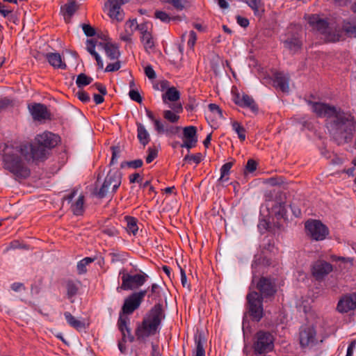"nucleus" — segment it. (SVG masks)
I'll use <instances>...</instances> for the list:
<instances>
[{"instance_id": "obj_24", "label": "nucleus", "mask_w": 356, "mask_h": 356, "mask_svg": "<svg viewBox=\"0 0 356 356\" xmlns=\"http://www.w3.org/2000/svg\"><path fill=\"white\" fill-rule=\"evenodd\" d=\"M195 348L193 352V356H205L204 344L205 338L202 334H196L194 338Z\"/></svg>"}, {"instance_id": "obj_60", "label": "nucleus", "mask_w": 356, "mask_h": 356, "mask_svg": "<svg viewBox=\"0 0 356 356\" xmlns=\"http://www.w3.org/2000/svg\"><path fill=\"white\" fill-rule=\"evenodd\" d=\"M290 207L291 209V211H292L293 215L296 217L299 218L301 216V215H302L301 209H300V208H299V207L298 205L296 204L295 202H292L290 204Z\"/></svg>"}, {"instance_id": "obj_28", "label": "nucleus", "mask_w": 356, "mask_h": 356, "mask_svg": "<svg viewBox=\"0 0 356 356\" xmlns=\"http://www.w3.org/2000/svg\"><path fill=\"white\" fill-rule=\"evenodd\" d=\"M85 197L80 195L77 200L71 205V210L76 216H81L84 212Z\"/></svg>"}, {"instance_id": "obj_43", "label": "nucleus", "mask_w": 356, "mask_h": 356, "mask_svg": "<svg viewBox=\"0 0 356 356\" xmlns=\"http://www.w3.org/2000/svg\"><path fill=\"white\" fill-rule=\"evenodd\" d=\"M155 17L165 23L169 22L171 19L168 13L161 10H156L155 12Z\"/></svg>"}, {"instance_id": "obj_25", "label": "nucleus", "mask_w": 356, "mask_h": 356, "mask_svg": "<svg viewBox=\"0 0 356 356\" xmlns=\"http://www.w3.org/2000/svg\"><path fill=\"white\" fill-rule=\"evenodd\" d=\"M246 3L252 8L255 16L259 17L263 16L265 8L261 0H246Z\"/></svg>"}, {"instance_id": "obj_31", "label": "nucleus", "mask_w": 356, "mask_h": 356, "mask_svg": "<svg viewBox=\"0 0 356 356\" xmlns=\"http://www.w3.org/2000/svg\"><path fill=\"white\" fill-rule=\"evenodd\" d=\"M78 6L76 0H70L68 3L61 7V10L65 17L70 18L76 11Z\"/></svg>"}, {"instance_id": "obj_22", "label": "nucleus", "mask_w": 356, "mask_h": 356, "mask_svg": "<svg viewBox=\"0 0 356 356\" xmlns=\"http://www.w3.org/2000/svg\"><path fill=\"white\" fill-rule=\"evenodd\" d=\"M45 58L49 65L55 69L66 70L67 65L63 60L60 54L57 52H50L45 55Z\"/></svg>"}, {"instance_id": "obj_9", "label": "nucleus", "mask_w": 356, "mask_h": 356, "mask_svg": "<svg viewBox=\"0 0 356 356\" xmlns=\"http://www.w3.org/2000/svg\"><path fill=\"white\" fill-rule=\"evenodd\" d=\"M274 348L273 336L268 332L259 331L256 334V340L253 343L255 354L267 353Z\"/></svg>"}, {"instance_id": "obj_54", "label": "nucleus", "mask_w": 356, "mask_h": 356, "mask_svg": "<svg viewBox=\"0 0 356 356\" xmlns=\"http://www.w3.org/2000/svg\"><path fill=\"white\" fill-rule=\"evenodd\" d=\"M197 40L196 33L194 31H191L189 32V38L188 40V46L190 48H193Z\"/></svg>"}, {"instance_id": "obj_4", "label": "nucleus", "mask_w": 356, "mask_h": 356, "mask_svg": "<svg viewBox=\"0 0 356 356\" xmlns=\"http://www.w3.org/2000/svg\"><path fill=\"white\" fill-rule=\"evenodd\" d=\"M45 157H2L3 168L19 178H27L31 168L44 161Z\"/></svg>"}, {"instance_id": "obj_14", "label": "nucleus", "mask_w": 356, "mask_h": 356, "mask_svg": "<svg viewBox=\"0 0 356 356\" xmlns=\"http://www.w3.org/2000/svg\"><path fill=\"white\" fill-rule=\"evenodd\" d=\"M299 341L302 348L312 346L316 343V330L314 325H303L299 330Z\"/></svg>"}, {"instance_id": "obj_5", "label": "nucleus", "mask_w": 356, "mask_h": 356, "mask_svg": "<svg viewBox=\"0 0 356 356\" xmlns=\"http://www.w3.org/2000/svg\"><path fill=\"white\" fill-rule=\"evenodd\" d=\"M122 173L117 170H110L100 188L95 187L94 194L99 198H104L109 194H114L122 183Z\"/></svg>"}, {"instance_id": "obj_37", "label": "nucleus", "mask_w": 356, "mask_h": 356, "mask_svg": "<svg viewBox=\"0 0 356 356\" xmlns=\"http://www.w3.org/2000/svg\"><path fill=\"white\" fill-rule=\"evenodd\" d=\"M93 81L91 76H87L84 73L79 74L76 80V84L79 88H82L90 84Z\"/></svg>"}, {"instance_id": "obj_12", "label": "nucleus", "mask_w": 356, "mask_h": 356, "mask_svg": "<svg viewBox=\"0 0 356 356\" xmlns=\"http://www.w3.org/2000/svg\"><path fill=\"white\" fill-rule=\"evenodd\" d=\"M147 292L146 289L140 290L129 296L124 300L120 314L127 316L133 314L135 310L139 308Z\"/></svg>"}, {"instance_id": "obj_58", "label": "nucleus", "mask_w": 356, "mask_h": 356, "mask_svg": "<svg viewBox=\"0 0 356 356\" xmlns=\"http://www.w3.org/2000/svg\"><path fill=\"white\" fill-rule=\"evenodd\" d=\"M236 21H237V23L241 27H243V28L248 27L250 24L248 18L240 16V15L236 16Z\"/></svg>"}, {"instance_id": "obj_52", "label": "nucleus", "mask_w": 356, "mask_h": 356, "mask_svg": "<svg viewBox=\"0 0 356 356\" xmlns=\"http://www.w3.org/2000/svg\"><path fill=\"white\" fill-rule=\"evenodd\" d=\"M129 180L131 184H140L143 181V177L139 173L136 172L129 176Z\"/></svg>"}, {"instance_id": "obj_23", "label": "nucleus", "mask_w": 356, "mask_h": 356, "mask_svg": "<svg viewBox=\"0 0 356 356\" xmlns=\"http://www.w3.org/2000/svg\"><path fill=\"white\" fill-rule=\"evenodd\" d=\"M289 77L282 72H276L274 74L273 86L280 89L283 92L289 91Z\"/></svg>"}, {"instance_id": "obj_47", "label": "nucleus", "mask_w": 356, "mask_h": 356, "mask_svg": "<svg viewBox=\"0 0 356 356\" xmlns=\"http://www.w3.org/2000/svg\"><path fill=\"white\" fill-rule=\"evenodd\" d=\"M172 103L168 104V107L171 108L170 111L178 114L182 112L183 107L181 103L177 102H171Z\"/></svg>"}, {"instance_id": "obj_62", "label": "nucleus", "mask_w": 356, "mask_h": 356, "mask_svg": "<svg viewBox=\"0 0 356 356\" xmlns=\"http://www.w3.org/2000/svg\"><path fill=\"white\" fill-rule=\"evenodd\" d=\"M154 124V127H155V129L161 133V132H163L165 131L164 129V125L158 119H156L154 122H153Z\"/></svg>"}, {"instance_id": "obj_39", "label": "nucleus", "mask_w": 356, "mask_h": 356, "mask_svg": "<svg viewBox=\"0 0 356 356\" xmlns=\"http://www.w3.org/2000/svg\"><path fill=\"white\" fill-rule=\"evenodd\" d=\"M143 161L141 159H136L131 161H126L121 163V168H129L132 169L140 168L143 166Z\"/></svg>"}, {"instance_id": "obj_36", "label": "nucleus", "mask_w": 356, "mask_h": 356, "mask_svg": "<svg viewBox=\"0 0 356 356\" xmlns=\"http://www.w3.org/2000/svg\"><path fill=\"white\" fill-rule=\"evenodd\" d=\"M65 286L67 290V296L68 298H72V297L77 294L79 287L77 283L74 280H67L66 282Z\"/></svg>"}, {"instance_id": "obj_44", "label": "nucleus", "mask_w": 356, "mask_h": 356, "mask_svg": "<svg viewBox=\"0 0 356 356\" xmlns=\"http://www.w3.org/2000/svg\"><path fill=\"white\" fill-rule=\"evenodd\" d=\"M129 96L130 99L136 102L141 103L142 102V97L137 90L130 89L129 92Z\"/></svg>"}, {"instance_id": "obj_34", "label": "nucleus", "mask_w": 356, "mask_h": 356, "mask_svg": "<svg viewBox=\"0 0 356 356\" xmlns=\"http://www.w3.org/2000/svg\"><path fill=\"white\" fill-rule=\"evenodd\" d=\"M342 30L348 37L356 38V24L344 20L342 24Z\"/></svg>"}, {"instance_id": "obj_63", "label": "nucleus", "mask_w": 356, "mask_h": 356, "mask_svg": "<svg viewBox=\"0 0 356 356\" xmlns=\"http://www.w3.org/2000/svg\"><path fill=\"white\" fill-rule=\"evenodd\" d=\"M147 29L148 28L145 23L138 24L136 28V30H138L140 32L141 35H144L145 33H149L150 32L148 31Z\"/></svg>"}, {"instance_id": "obj_41", "label": "nucleus", "mask_w": 356, "mask_h": 356, "mask_svg": "<svg viewBox=\"0 0 356 356\" xmlns=\"http://www.w3.org/2000/svg\"><path fill=\"white\" fill-rule=\"evenodd\" d=\"M202 161V157H184L182 165L188 167L189 165L194 164L195 167Z\"/></svg>"}, {"instance_id": "obj_55", "label": "nucleus", "mask_w": 356, "mask_h": 356, "mask_svg": "<svg viewBox=\"0 0 356 356\" xmlns=\"http://www.w3.org/2000/svg\"><path fill=\"white\" fill-rule=\"evenodd\" d=\"M208 108L209 111H211L213 113H216L220 116L222 115L221 108L219 107L218 105L216 104H209L208 106Z\"/></svg>"}, {"instance_id": "obj_1", "label": "nucleus", "mask_w": 356, "mask_h": 356, "mask_svg": "<svg viewBox=\"0 0 356 356\" xmlns=\"http://www.w3.org/2000/svg\"><path fill=\"white\" fill-rule=\"evenodd\" d=\"M165 317L163 305L157 303L145 314L142 321L137 324L135 336L131 334V330L129 326V318L127 316L120 315L118 326L122 333L123 341L133 342L136 337L137 341L146 342L149 337L159 333L162 321Z\"/></svg>"}, {"instance_id": "obj_51", "label": "nucleus", "mask_w": 356, "mask_h": 356, "mask_svg": "<svg viewBox=\"0 0 356 356\" xmlns=\"http://www.w3.org/2000/svg\"><path fill=\"white\" fill-rule=\"evenodd\" d=\"M330 259L332 261H341L343 263L349 262L350 264H353V259L352 258L339 257L334 254L330 256Z\"/></svg>"}, {"instance_id": "obj_20", "label": "nucleus", "mask_w": 356, "mask_h": 356, "mask_svg": "<svg viewBox=\"0 0 356 356\" xmlns=\"http://www.w3.org/2000/svg\"><path fill=\"white\" fill-rule=\"evenodd\" d=\"M341 313H347L356 309V293L345 295L339 301L337 307Z\"/></svg>"}, {"instance_id": "obj_15", "label": "nucleus", "mask_w": 356, "mask_h": 356, "mask_svg": "<svg viewBox=\"0 0 356 356\" xmlns=\"http://www.w3.org/2000/svg\"><path fill=\"white\" fill-rule=\"evenodd\" d=\"M232 100L238 106L243 108H248L254 113H257L259 107L254 99L245 93H243L242 97L238 92L237 88L234 86L232 88Z\"/></svg>"}, {"instance_id": "obj_32", "label": "nucleus", "mask_w": 356, "mask_h": 356, "mask_svg": "<svg viewBox=\"0 0 356 356\" xmlns=\"http://www.w3.org/2000/svg\"><path fill=\"white\" fill-rule=\"evenodd\" d=\"M104 50L107 57L111 60L118 59L120 55L118 48L113 44H105Z\"/></svg>"}, {"instance_id": "obj_7", "label": "nucleus", "mask_w": 356, "mask_h": 356, "mask_svg": "<svg viewBox=\"0 0 356 356\" xmlns=\"http://www.w3.org/2000/svg\"><path fill=\"white\" fill-rule=\"evenodd\" d=\"M308 23L314 29L323 35H326V38L329 42H336L341 40V34L339 31L337 33H327L329 22L325 19L320 18L318 15L312 14L309 16Z\"/></svg>"}, {"instance_id": "obj_30", "label": "nucleus", "mask_w": 356, "mask_h": 356, "mask_svg": "<svg viewBox=\"0 0 356 356\" xmlns=\"http://www.w3.org/2000/svg\"><path fill=\"white\" fill-rule=\"evenodd\" d=\"M137 137L140 143L144 146L149 141V134L145 126L140 123L137 124Z\"/></svg>"}, {"instance_id": "obj_13", "label": "nucleus", "mask_w": 356, "mask_h": 356, "mask_svg": "<svg viewBox=\"0 0 356 356\" xmlns=\"http://www.w3.org/2000/svg\"><path fill=\"white\" fill-rule=\"evenodd\" d=\"M197 128L194 126L186 127L183 129V143L180 144H177L176 147H179L181 149V154H184V150H186V153L185 156H189V150L192 147H195L197 142V138L196 136Z\"/></svg>"}, {"instance_id": "obj_21", "label": "nucleus", "mask_w": 356, "mask_h": 356, "mask_svg": "<svg viewBox=\"0 0 356 356\" xmlns=\"http://www.w3.org/2000/svg\"><path fill=\"white\" fill-rule=\"evenodd\" d=\"M130 0H108L106 2L110 5L108 15L111 18L115 19L118 21L123 19L124 14L121 10V6L128 3Z\"/></svg>"}, {"instance_id": "obj_16", "label": "nucleus", "mask_w": 356, "mask_h": 356, "mask_svg": "<svg viewBox=\"0 0 356 356\" xmlns=\"http://www.w3.org/2000/svg\"><path fill=\"white\" fill-rule=\"evenodd\" d=\"M282 40L284 47L295 54L302 49V41L300 35L296 32H288Z\"/></svg>"}, {"instance_id": "obj_8", "label": "nucleus", "mask_w": 356, "mask_h": 356, "mask_svg": "<svg viewBox=\"0 0 356 356\" xmlns=\"http://www.w3.org/2000/svg\"><path fill=\"white\" fill-rule=\"evenodd\" d=\"M307 234L314 241L325 240L330 234L329 228L321 220L309 219L305 223Z\"/></svg>"}, {"instance_id": "obj_64", "label": "nucleus", "mask_w": 356, "mask_h": 356, "mask_svg": "<svg viewBox=\"0 0 356 356\" xmlns=\"http://www.w3.org/2000/svg\"><path fill=\"white\" fill-rule=\"evenodd\" d=\"M159 349V348L158 344L152 343L151 356H161Z\"/></svg>"}, {"instance_id": "obj_38", "label": "nucleus", "mask_w": 356, "mask_h": 356, "mask_svg": "<svg viewBox=\"0 0 356 356\" xmlns=\"http://www.w3.org/2000/svg\"><path fill=\"white\" fill-rule=\"evenodd\" d=\"M232 127L234 131H235L238 136V138L243 141L245 139V128L237 121H234L232 122Z\"/></svg>"}, {"instance_id": "obj_33", "label": "nucleus", "mask_w": 356, "mask_h": 356, "mask_svg": "<svg viewBox=\"0 0 356 356\" xmlns=\"http://www.w3.org/2000/svg\"><path fill=\"white\" fill-rule=\"evenodd\" d=\"M141 42L143 43L145 50L149 52V50L152 49L155 44L152 33H145L144 35L140 37Z\"/></svg>"}, {"instance_id": "obj_3", "label": "nucleus", "mask_w": 356, "mask_h": 356, "mask_svg": "<svg viewBox=\"0 0 356 356\" xmlns=\"http://www.w3.org/2000/svg\"><path fill=\"white\" fill-rule=\"evenodd\" d=\"M327 129L333 140L342 145L353 140L356 129L354 116L348 112L341 111L336 118L326 123Z\"/></svg>"}, {"instance_id": "obj_42", "label": "nucleus", "mask_w": 356, "mask_h": 356, "mask_svg": "<svg viewBox=\"0 0 356 356\" xmlns=\"http://www.w3.org/2000/svg\"><path fill=\"white\" fill-rule=\"evenodd\" d=\"M257 165L258 163L255 160L252 159H249L245 165L244 173L248 174L254 172L257 170Z\"/></svg>"}, {"instance_id": "obj_59", "label": "nucleus", "mask_w": 356, "mask_h": 356, "mask_svg": "<svg viewBox=\"0 0 356 356\" xmlns=\"http://www.w3.org/2000/svg\"><path fill=\"white\" fill-rule=\"evenodd\" d=\"M185 0H171V3L176 9L182 10L184 8Z\"/></svg>"}, {"instance_id": "obj_17", "label": "nucleus", "mask_w": 356, "mask_h": 356, "mask_svg": "<svg viewBox=\"0 0 356 356\" xmlns=\"http://www.w3.org/2000/svg\"><path fill=\"white\" fill-rule=\"evenodd\" d=\"M333 270L332 265L323 260H318L312 265V276L318 281L322 280Z\"/></svg>"}, {"instance_id": "obj_45", "label": "nucleus", "mask_w": 356, "mask_h": 356, "mask_svg": "<svg viewBox=\"0 0 356 356\" xmlns=\"http://www.w3.org/2000/svg\"><path fill=\"white\" fill-rule=\"evenodd\" d=\"M211 215L213 217H216V216H218L220 217V220L222 219V216L220 214L221 212H222V209L221 208L220 202H215L213 207L211 209Z\"/></svg>"}, {"instance_id": "obj_19", "label": "nucleus", "mask_w": 356, "mask_h": 356, "mask_svg": "<svg viewBox=\"0 0 356 356\" xmlns=\"http://www.w3.org/2000/svg\"><path fill=\"white\" fill-rule=\"evenodd\" d=\"M32 118L35 121H44L51 118V113L47 106L42 104L34 103L29 106Z\"/></svg>"}, {"instance_id": "obj_10", "label": "nucleus", "mask_w": 356, "mask_h": 356, "mask_svg": "<svg viewBox=\"0 0 356 356\" xmlns=\"http://www.w3.org/2000/svg\"><path fill=\"white\" fill-rule=\"evenodd\" d=\"M263 299L264 297L256 291L250 292L247 295L250 316L257 321H259L264 315Z\"/></svg>"}, {"instance_id": "obj_57", "label": "nucleus", "mask_w": 356, "mask_h": 356, "mask_svg": "<svg viewBox=\"0 0 356 356\" xmlns=\"http://www.w3.org/2000/svg\"><path fill=\"white\" fill-rule=\"evenodd\" d=\"M138 24L136 19H129L127 22L125 27L126 29L129 28L131 29L130 32L133 33L134 30H136Z\"/></svg>"}, {"instance_id": "obj_11", "label": "nucleus", "mask_w": 356, "mask_h": 356, "mask_svg": "<svg viewBox=\"0 0 356 356\" xmlns=\"http://www.w3.org/2000/svg\"><path fill=\"white\" fill-rule=\"evenodd\" d=\"M307 103L311 106L312 111L316 116L318 118H326L327 122H328L330 120L336 118L338 113L342 111L341 108H337L334 106L325 103L312 102L310 100L308 101Z\"/></svg>"}, {"instance_id": "obj_50", "label": "nucleus", "mask_w": 356, "mask_h": 356, "mask_svg": "<svg viewBox=\"0 0 356 356\" xmlns=\"http://www.w3.org/2000/svg\"><path fill=\"white\" fill-rule=\"evenodd\" d=\"M120 67H121V63L120 61L118 60L115 63L108 64L105 69V72H115V71H118V70H120Z\"/></svg>"}, {"instance_id": "obj_46", "label": "nucleus", "mask_w": 356, "mask_h": 356, "mask_svg": "<svg viewBox=\"0 0 356 356\" xmlns=\"http://www.w3.org/2000/svg\"><path fill=\"white\" fill-rule=\"evenodd\" d=\"M102 232L108 236H115L118 235L119 232L115 227H106L102 230Z\"/></svg>"}, {"instance_id": "obj_29", "label": "nucleus", "mask_w": 356, "mask_h": 356, "mask_svg": "<svg viewBox=\"0 0 356 356\" xmlns=\"http://www.w3.org/2000/svg\"><path fill=\"white\" fill-rule=\"evenodd\" d=\"M124 220L127 222L126 230L129 234L136 236L138 231V220L135 217L126 216Z\"/></svg>"}, {"instance_id": "obj_18", "label": "nucleus", "mask_w": 356, "mask_h": 356, "mask_svg": "<svg viewBox=\"0 0 356 356\" xmlns=\"http://www.w3.org/2000/svg\"><path fill=\"white\" fill-rule=\"evenodd\" d=\"M257 289L260 293V296L264 298L273 296L277 292L275 283L268 277H261L257 284Z\"/></svg>"}, {"instance_id": "obj_27", "label": "nucleus", "mask_w": 356, "mask_h": 356, "mask_svg": "<svg viewBox=\"0 0 356 356\" xmlns=\"http://www.w3.org/2000/svg\"><path fill=\"white\" fill-rule=\"evenodd\" d=\"M180 98L179 92L175 88H169L166 92L162 95V100L164 104H168L169 102H177Z\"/></svg>"}, {"instance_id": "obj_48", "label": "nucleus", "mask_w": 356, "mask_h": 356, "mask_svg": "<svg viewBox=\"0 0 356 356\" xmlns=\"http://www.w3.org/2000/svg\"><path fill=\"white\" fill-rule=\"evenodd\" d=\"M76 96L83 103H88L90 101L89 95L83 90H79L76 93Z\"/></svg>"}, {"instance_id": "obj_40", "label": "nucleus", "mask_w": 356, "mask_h": 356, "mask_svg": "<svg viewBox=\"0 0 356 356\" xmlns=\"http://www.w3.org/2000/svg\"><path fill=\"white\" fill-rule=\"evenodd\" d=\"M163 118L172 123L177 122L179 119V116L170 110H165L163 111Z\"/></svg>"}, {"instance_id": "obj_35", "label": "nucleus", "mask_w": 356, "mask_h": 356, "mask_svg": "<svg viewBox=\"0 0 356 356\" xmlns=\"http://www.w3.org/2000/svg\"><path fill=\"white\" fill-rule=\"evenodd\" d=\"M95 258L85 257L77 263L76 268L79 275L85 274L87 272V266L92 263Z\"/></svg>"}, {"instance_id": "obj_53", "label": "nucleus", "mask_w": 356, "mask_h": 356, "mask_svg": "<svg viewBox=\"0 0 356 356\" xmlns=\"http://www.w3.org/2000/svg\"><path fill=\"white\" fill-rule=\"evenodd\" d=\"M87 51L93 56L95 54H98L95 51V43L92 40H87Z\"/></svg>"}, {"instance_id": "obj_56", "label": "nucleus", "mask_w": 356, "mask_h": 356, "mask_svg": "<svg viewBox=\"0 0 356 356\" xmlns=\"http://www.w3.org/2000/svg\"><path fill=\"white\" fill-rule=\"evenodd\" d=\"M145 75L149 79H154L156 78V72L151 65H147V67H145Z\"/></svg>"}, {"instance_id": "obj_61", "label": "nucleus", "mask_w": 356, "mask_h": 356, "mask_svg": "<svg viewBox=\"0 0 356 356\" xmlns=\"http://www.w3.org/2000/svg\"><path fill=\"white\" fill-rule=\"evenodd\" d=\"M92 87H95L96 89L102 94V95H106L107 94V90L104 85L101 83H95Z\"/></svg>"}, {"instance_id": "obj_6", "label": "nucleus", "mask_w": 356, "mask_h": 356, "mask_svg": "<svg viewBox=\"0 0 356 356\" xmlns=\"http://www.w3.org/2000/svg\"><path fill=\"white\" fill-rule=\"evenodd\" d=\"M119 275L121 277L122 284L117 289L131 291L142 286L149 278L147 274L142 270L135 275L129 273L124 268L120 270Z\"/></svg>"}, {"instance_id": "obj_49", "label": "nucleus", "mask_w": 356, "mask_h": 356, "mask_svg": "<svg viewBox=\"0 0 356 356\" xmlns=\"http://www.w3.org/2000/svg\"><path fill=\"white\" fill-rule=\"evenodd\" d=\"M82 29L85 35L88 37H92L95 35V30L89 24H83L82 25Z\"/></svg>"}, {"instance_id": "obj_26", "label": "nucleus", "mask_w": 356, "mask_h": 356, "mask_svg": "<svg viewBox=\"0 0 356 356\" xmlns=\"http://www.w3.org/2000/svg\"><path fill=\"white\" fill-rule=\"evenodd\" d=\"M64 316L69 325L76 330H81L86 328L85 323L76 319L70 312H65L64 313Z\"/></svg>"}, {"instance_id": "obj_2", "label": "nucleus", "mask_w": 356, "mask_h": 356, "mask_svg": "<svg viewBox=\"0 0 356 356\" xmlns=\"http://www.w3.org/2000/svg\"><path fill=\"white\" fill-rule=\"evenodd\" d=\"M60 138L50 131L38 134L34 144L3 143L0 145V156H45L46 152L57 146Z\"/></svg>"}]
</instances>
